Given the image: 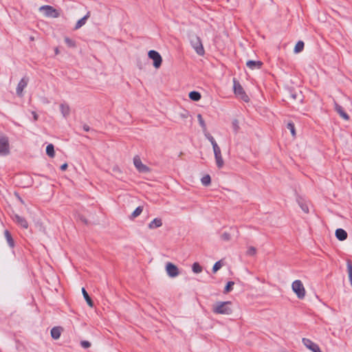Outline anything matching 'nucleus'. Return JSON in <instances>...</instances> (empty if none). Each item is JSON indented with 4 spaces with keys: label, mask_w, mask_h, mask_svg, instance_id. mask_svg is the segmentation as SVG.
Listing matches in <instances>:
<instances>
[{
    "label": "nucleus",
    "mask_w": 352,
    "mask_h": 352,
    "mask_svg": "<svg viewBox=\"0 0 352 352\" xmlns=\"http://www.w3.org/2000/svg\"><path fill=\"white\" fill-rule=\"evenodd\" d=\"M212 312L216 314L230 315L232 312L231 301L217 302L212 305Z\"/></svg>",
    "instance_id": "1"
},
{
    "label": "nucleus",
    "mask_w": 352,
    "mask_h": 352,
    "mask_svg": "<svg viewBox=\"0 0 352 352\" xmlns=\"http://www.w3.org/2000/svg\"><path fill=\"white\" fill-rule=\"evenodd\" d=\"M233 91L236 97L245 102H248L250 98L244 91L240 82L235 78L233 79Z\"/></svg>",
    "instance_id": "2"
},
{
    "label": "nucleus",
    "mask_w": 352,
    "mask_h": 352,
    "mask_svg": "<svg viewBox=\"0 0 352 352\" xmlns=\"http://www.w3.org/2000/svg\"><path fill=\"white\" fill-rule=\"evenodd\" d=\"M190 43L198 55L203 56L205 54L201 38L198 36L192 35L190 38Z\"/></svg>",
    "instance_id": "3"
},
{
    "label": "nucleus",
    "mask_w": 352,
    "mask_h": 352,
    "mask_svg": "<svg viewBox=\"0 0 352 352\" xmlns=\"http://www.w3.org/2000/svg\"><path fill=\"white\" fill-rule=\"evenodd\" d=\"M38 10L42 12L45 17L58 18L60 16V12L51 6H42L39 8Z\"/></svg>",
    "instance_id": "4"
},
{
    "label": "nucleus",
    "mask_w": 352,
    "mask_h": 352,
    "mask_svg": "<svg viewBox=\"0 0 352 352\" xmlns=\"http://www.w3.org/2000/svg\"><path fill=\"white\" fill-rule=\"evenodd\" d=\"M292 289L298 298L302 299L305 298L306 290L301 280H294L292 284Z\"/></svg>",
    "instance_id": "5"
},
{
    "label": "nucleus",
    "mask_w": 352,
    "mask_h": 352,
    "mask_svg": "<svg viewBox=\"0 0 352 352\" xmlns=\"http://www.w3.org/2000/svg\"><path fill=\"white\" fill-rule=\"evenodd\" d=\"M10 153L9 141L7 136L0 133V155H7Z\"/></svg>",
    "instance_id": "6"
},
{
    "label": "nucleus",
    "mask_w": 352,
    "mask_h": 352,
    "mask_svg": "<svg viewBox=\"0 0 352 352\" xmlns=\"http://www.w3.org/2000/svg\"><path fill=\"white\" fill-rule=\"evenodd\" d=\"M148 57L153 60V66L155 68L158 69L162 65V58L159 52L155 50H150L148 53Z\"/></svg>",
    "instance_id": "7"
},
{
    "label": "nucleus",
    "mask_w": 352,
    "mask_h": 352,
    "mask_svg": "<svg viewBox=\"0 0 352 352\" xmlns=\"http://www.w3.org/2000/svg\"><path fill=\"white\" fill-rule=\"evenodd\" d=\"M168 276L170 278H175L179 274V270L177 266L173 263L168 262L165 267Z\"/></svg>",
    "instance_id": "8"
},
{
    "label": "nucleus",
    "mask_w": 352,
    "mask_h": 352,
    "mask_svg": "<svg viewBox=\"0 0 352 352\" xmlns=\"http://www.w3.org/2000/svg\"><path fill=\"white\" fill-rule=\"evenodd\" d=\"M212 148L214 154L216 164L219 168H221L224 165V162L222 157L221 148L219 146V145L213 147Z\"/></svg>",
    "instance_id": "9"
},
{
    "label": "nucleus",
    "mask_w": 352,
    "mask_h": 352,
    "mask_svg": "<svg viewBox=\"0 0 352 352\" xmlns=\"http://www.w3.org/2000/svg\"><path fill=\"white\" fill-rule=\"evenodd\" d=\"M133 164L135 167L139 172L147 173L149 171V168L144 165L139 156H135L133 158Z\"/></svg>",
    "instance_id": "10"
},
{
    "label": "nucleus",
    "mask_w": 352,
    "mask_h": 352,
    "mask_svg": "<svg viewBox=\"0 0 352 352\" xmlns=\"http://www.w3.org/2000/svg\"><path fill=\"white\" fill-rule=\"evenodd\" d=\"M28 83V78H23L21 79L16 87V94L19 96H23V91L26 87Z\"/></svg>",
    "instance_id": "11"
},
{
    "label": "nucleus",
    "mask_w": 352,
    "mask_h": 352,
    "mask_svg": "<svg viewBox=\"0 0 352 352\" xmlns=\"http://www.w3.org/2000/svg\"><path fill=\"white\" fill-rule=\"evenodd\" d=\"M263 65V63L260 60H248L246 63V66L251 70L260 69Z\"/></svg>",
    "instance_id": "12"
},
{
    "label": "nucleus",
    "mask_w": 352,
    "mask_h": 352,
    "mask_svg": "<svg viewBox=\"0 0 352 352\" xmlns=\"http://www.w3.org/2000/svg\"><path fill=\"white\" fill-rule=\"evenodd\" d=\"M335 110L344 120H348L349 119V116L346 113L344 112L343 108L337 103H335Z\"/></svg>",
    "instance_id": "13"
},
{
    "label": "nucleus",
    "mask_w": 352,
    "mask_h": 352,
    "mask_svg": "<svg viewBox=\"0 0 352 352\" xmlns=\"http://www.w3.org/2000/svg\"><path fill=\"white\" fill-rule=\"evenodd\" d=\"M13 219L16 223H18L22 228H25V229L28 228V223L24 218L16 214V215H14Z\"/></svg>",
    "instance_id": "14"
},
{
    "label": "nucleus",
    "mask_w": 352,
    "mask_h": 352,
    "mask_svg": "<svg viewBox=\"0 0 352 352\" xmlns=\"http://www.w3.org/2000/svg\"><path fill=\"white\" fill-rule=\"evenodd\" d=\"M336 236L338 240L344 241L347 238V232L342 228H338L336 230Z\"/></svg>",
    "instance_id": "15"
},
{
    "label": "nucleus",
    "mask_w": 352,
    "mask_h": 352,
    "mask_svg": "<svg viewBox=\"0 0 352 352\" xmlns=\"http://www.w3.org/2000/svg\"><path fill=\"white\" fill-rule=\"evenodd\" d=\"M60 110L63 117H67L70 113V107L69 104L66 103H62L60 104Z\"/></svg>",
    "instance_id": "16"
},
{
    "label": "nucleus",
    "mask_w": 352,
    "mask_h": 352,
    "mask_svg": "<svg viewBox=\"0 0 352 352\" xmlns=\"http://www.w3.org/2000/svg\"><path fill=\"white\" fill-rule=\"evenodd\" d=\"M89 16H90V12H88L84 17H82V19H79L77 21V23L75 25L74 30H78V29L80 28L82 26H83L86 23L87 20L89 19Z\"/></svg>",
    "instance_id": "17"
},
{
    "label": "nucleus",
    "mask_w": 352,
    "mask_h": 352,
    "mask_svg": "<svg viewBox=\"0 0 352 352\" xmlns=\"http://www.w3.org/2000/svg\"><path fill=\"white\" fill-rule=\"evenodd\" d=\"M162 225V220L160 219L155 218L152 221L150 222V223L148 224V228L150 229H155L161 227Z\"/></svg>",
    "instance_id": "18"
},
{
    "label": "nucleus",
    "mask_w": 352,
    "mask_h": 352,
    "mask_svg": "<svg viewBox=\"0 0 352 352\" xmlns=\"http://www.w3.org/2000/svg\"><path fill=\"white\" fill-rule=\"evenodd\" d=\"M302 343L310 351L314 349L318 344L307 338H302Z\"/></svg>",
    "instance_id": "19"
},
{
    "label": "nucleus",
    "mask_w": 352,
    "mask_h": 352,
    "mask_svg": "<svg viewBox=\"0 0 352 352\" xmlns=\"http://www.w3.org/2000/svg\"><path fill=\"white\" fill-rule=\"evenodd\" d=\"M82 295H83L87 303L88 304V305L90 307H93L94 302H93L92 300L91 299V298L89 297L87 292H86L85 288H82Z\"/></svg>",
    "instance_id": "20"
},
{
    "label": "nucleus",
    "mask_w": 352,
    "mask_h": 352,
    "mask_svg": "<svg viewBox=\"0 0 352 352\" xmlns=\"http://www.w3.org/2000/svg\"><path fill=\"white\" fill-rule=\"evenodd\" d=\"M4 235H5V237H6V239L10 247L12 248L14 247V241H13V239L10 234V233L9 232L8 230H5L4 231Z\"/></svg>",
    "instance_id": "21"
},
{
    "label": "nucleus",
    "mask_w": 352,
    "mask_h": 352,
    "mask_svg": "<svg viewBox=\"0 0 352 352\" xmlns=\"http://www.w3.org/2000/svg\"><path fill=\"white\" fill-rule=\"evenodd\" d=\"M188 96L190 99L193 101H199L201 97L200 93L195 91H190Z\"/></svg>",
    "instance_id": "22"
},
{
    "label": "nucleus",
    "mask_w": 352,
    "mask_h": 352,
    "mask_svg": "<svg viewBox=\"0 0 352 352\" xmlns=\"http://www.w3.org/2000/svg\"><path fill=\"white\" fill-rule=\"evenodd\" d=\"M46 153L50 157H54L55 152H54V147L53 144H48L47 146V147H46Z\"/></svg>",
    "instance_id": "23"
},
{
    "label": "nucleus",
    "mask_w": 352,
    "mask_h": 352,
    "mask_svg": "<svg viewBox=\"0 0 352 352\" xmlns=\"http://www.w3.org/2000/svg\"><path fill=\"white\" fill-rule=\"evenodd\" d=\"M204 135H205L206 138L211 143V144L212 146V148L214 147V146H218V144H217V142L215 141L214 138L209 133H208L207 131H204Z\"/></svg>",
    "instance_id": "24"
},
{
    "label": "nucleus",
    "mask_w": 352,
    "mask_h": 352,
    "mask_svg": "<svg viewBox=\"0 0 352 352\" xmlns=\"http://www.w3.org/2000/svg\"><path fill=\"white\" fill-rule=\"evenodd\" d=\"M224 263L222 260L216 262L212 267L213 273H216L219 270H220L222 267Z\"/></svg>",
    "instance_id": "25"
},
{
    "label": "nucleus",
    "mask_w": 352,
    "mask_h": 352,
    "mask_svg": "<svg viewBox=\"0 0 352 352\" xmlns=\"http://www.w3.org/2000/svg\"><path fill=\"white\" fill-rule=\"evenodd\" d=\"M304 48V43L302 41H298L294 47V52L295 53H299Z\"/></svg>",
    "instance_id": "26"
},
{
    "label": "nucleus",
    "mask_w": 352,
    "mask_h": 352,
    "mask_svg": "<svg viewBox=\"0 0 352 352\" xmlns=\"http://www.w3.org/2000/svg\"><path fill=\"white\" fill-rule=\"evenodd\" d=\"M197 119H198L199 123L200 126H201L204 132L207 131L206 124L201 114L197 115Z\"/></svg>",
    "instance_id": "27"
},
{
    "label": "nucleus",
    "mask_w": 352,
    "mask_h": 352,
    "mask_svg": "<svg viewBox=\"0 0 352 352\" xmlns=\"http://www.w3.org/2000/svg\"><path fill=\"white\" fill-rule=\"evenodd\" d=\"M192 269V271L196 274H199L202 272V267L198 263H194Z\"/></svg>",
    "instance_id": "28"
},
{
    "label": "nucleus",
    "mask_w": 352,
    "mask_h": 352,
    "mask_svg": "<svg viewBox=\"0 0 352 352\" xmlns=\"http://www.w3.org/2000/svg\"><path fill=\"white\" fill-rule=\"evenodd\" d=\"M143 211L142 206H138L132 213L131 216L133 218L138 217Z\"/></svg>",
    "instance_id": "29"
},
{
    "label": "nucleus",
    "mask_w": 352,
    "mask_h": 352,
    "mask_svg": "<svg viewBox=\"0 0 352 352\" xmlns=\"http://www.w3.org/2000/svg\"><path fill=\"white\" fill-rule=\"evenodd\" d=\"M234 283L233 281H229L225 287L224 293L227 294L232 290Z\"/></svg>",
    "instance_id": "30"
},
{
    "label": "nucleus",
    "mask_w": 352,
    "mask_h": 352,
    "mask_svg": "<svg viewBox=\"0 0 352 352\" xmlns=\"http://www.w3.org/2000/svg\"><path fill=\"white\" fill-rule=\"evenodd\" d=\"M211 179L209 175H206L201 178V183L204 186H208L210 184Z\"/></svg>",
    "instance_id": "31"
},
{
    "label": "nucleus",
    "mask_w": 352,
    "mask_h": 352,
    "mask_svg": "<svg viewBox=\"0 0 352 352\" xmlns=\"http://www.w3.org/2000/svg\"><path fill=\"white\" fill-rule=\"evenodd\" d=\"M256 254V249L253 246H250L248 248L246 254L248 256H254Z\"/></svg>",
    "instance_id": "32"
},
{
    "label": "nucleus",
    "mask_w": 352,
    "mask_h": 352,
    "mask_svg": "<svg viewBox=\"0 0 352 352\" xmlns=\"http://www.w3.org/2000/svg\"><path fill=\"white\" fill-rule=\"evenodd\" d=\"M64 40H65V43L67 45V46H69L70 47H76V43L74 40H72L68 37H65Z\"/></svg>",
    "instance_id": "33"
},
{
    "label": "nucleus",
    "mask_w": 352,
    "mask_h": 352,
    "mask_svg": "<svg viewBox=\"0 0 352 352\" xmlns=\"http://www.w3.org/2000/svg\"><path fill=\"white\" fill-rule=\"evenodd\" d=\"M287 129L291 131L293 136L296 135L294 124L292 122L287 124Z\"/></svg>",
    "instance_id": "34"
},
{
    "label": "nucleus",
    "mask_w": 352,
    "mask_h": 352,
    "mask_svg": "<svg viewBox=\"0 0 352 352\" xmlns=\"http://www.w3.org/2000/svg\"><path fill=\"white\" fill-rule=\"evenodd\" d=\"M221 239L223 240V241H228L230 240L231 239V236H230V234L228 232H224L221 235Z\"/></svg>",
    "instance_id": "35"
},
{
    "label": "nucleus",
    "mask_w": 352,
    "mask_h": 352,
    "mask_svg": "<svg viewBox=\"0 0 352 352\" xmlns=\"http://www.w3.org/2000/svg\"><path fill=\"white\" fill-rule=\"evenodd\" d=\"M80 345L84 349H88L91 346V343L89 341L82 340L80 342Z\"/></svg>",
    "instance_id": "36"
},
{
    "label": "nucleus",
    "mask_w": 352,
    "mask_h": 352,
    "mask_svg": "<svg viewBox=\"0 0 352 352\" xmlns=\"http://www.w3.org/2000/svg\"><path fill=\"white\" fill-rule=\"evenodd\" d=\"M52 337L56 340L58 339L60 336V331H50Z\"/></svg>",
    "instance_id": "37"
},
{
    "label": "nucleus",
    "mask_w": 352,
    "mask_h": 352,
    "mask_svg": "<svg viewBox=\"0 0 352 352\" xmlns=\"http://www.w3.org/2000/svg\"><path fill=\"white\" fill-rule=\"evenodd\" d=\"M232 127L235 131H237L239 129V121L237 120H234L232 122Z\"/></svg>",
    "instance_id": "38"
},
{
    "label": "nucleus",
    "mask_w": 352,
    "mask_h": 352,
    "mask_svg": "<svg viewBox=\"0 0 352 352\" xmlns=\"http://www.w3.org/2000/svg\"><path fill=\"white\" fill-rule=\"evenodd\" d=\"M311 351L312 352H322L318 345L315 346V348L314 349H312Z\"/></svg>",
    "instance_id": "39"
},
{
    "label": "nucleus",
    "mask_w": 352,
    "mask_h": 352,
    "mask_svg": "<svg viewBox=\"0 0 352 352\" xmlns=\"http://www.w3.org/2000/svg\"><path fill=\"white\" fill-rule=\"evenodd\" d=\"M311 351L312 352H322L318 345L315 346V348L314 349H312Z\"/></svg>",
    "instance_id": "40"
},
{
    "label": "nucleus",
    "mask_w": 352,
    "mask_h": 352,
    "mask_svg": "<svg viewBox=\"0 0 352 352\" xmlns=\"http://www.w3.org/2000/svg\"><path fill=\"white\" fill-rule=\"evenodd\" d=\"M67 166H67V163H65V164H63V165H61V166H60V169H61L62 170H65L67 168Z\"/></svg>",
    "instance_id": "41"
},
{
    "label": "nucleus",
    "mask_w": 352,
    "mask_h": 352,
    "mask_svg": "<svg viewBox=\"0 0 352 352\" xmlns=\"http://www.w3.org/2000/svg\"><path fill=\"white\" fill-rule=\"evenodd\" d=\"M302 209L305 212H306V213L309 212V209L307 206H302Z\"/></svg>",
    "instance_id": "42"
},
{
    "label": "nucleus",
    "mask_w": 352,
    "mask_h": 352,
    "mask_svg": "<svg viewBox=\"0 0 352 352\" xmlns=\"http://www.w3.org/2000/svg\"><path fill=\"white\" fill-rule=\"evenodd\" d=\"M83 128H84V129H85V131H88L89 130V126H84V127H83Z\"/></svg>",
    "instance_id": "43"
},
{
    "label": "nucleus",
    "mask_w": 352,
    "mask_h": 352,
    "mask_svg": "<svg viewBox=\"0 0 352 352\" xmlns=\"http://www.w3.org/2000/svg\"><path fill=\"white\" fill-rule=\"evenodd\" d=\"M52 330L55 331V330H59V329H58V327H54L52 329Z\"/></svg>",
    "instance_id": "44"
},
{
    "label": "nucleus",
    "mask_w": 352,
    "mask_h": 352,
    "mask_svg": "<svg viewBox=\"0 0 352 352\" xmlns=\"http://www.w3.org/2000/svg\"><path fill=\"white\" fill-rule=\"evenodd\" d=\"M34 120H37V115L36 113L34 114Z\"/></svg>",
    "instance_id": "45"
}]
</instances>
